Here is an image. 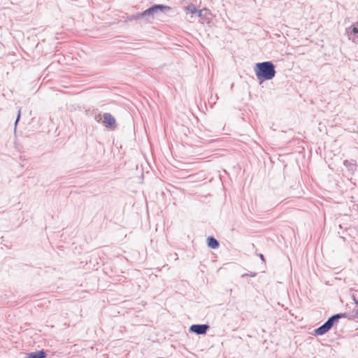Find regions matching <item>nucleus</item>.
<instances>
[{"mask_svg": "<svg viewBox=\"0 0 358 358\" xmlns=\"http://www.w3.org/2000/svg\"><path fill=\"white\" fill-rule=\"evenodd\" d=\"M343 165L350 172H353L356 169V164H355V163H354L353 161L350 162L348 160H344Z\"/></svg>", "mask_w": 358, "mask_h": 358, "instance_id": "obj_10", "label": "nucleus"}, {"mask_svg": "<svg viewBox=\"0 0 358 358\" xmlns=\"http://www.w3.org/2000/svg\"><path fill=\"white\" fill-rule=\"evenodd\" d=\"M102 124L108 129L113 130L116 127L115 118L109 113H104Z\"/></svg>", "mask_w": 358, "mask_h": 358, "instance_id": "obj_4", "label": "nucleus"}, {"mask_svg": "<svg viewBox=\"0 0 358 358\" xmlns=\"http://www.w3.org/2000/svg\"><path fill=\"white\" fill-rule=\"evenodd\" d=\"M348 317H350V313H337L329 317L327 322L329 323V326L331 329L338 324L340 319L346 318Z\"/></svg>", "mask_w": 358, "mask_h": 358, "instance_id": "obj_5", "label": "nucleus"}, {"mask_svg": "<svg viewBox=\"0 0 358 358\" xmlns=\"http://www.w3.org/2000/svg\"><path fill=\"white\" fill-rule=\"evenodd\" d=\"M257 255L258 257H259V258L261 259V260L262 261L263 263H264V264L266 263V259H265L264 256L262 254H261V253L260 254H257Z\"/></svg>", "mask_w": 358, "mask_h": 358, "instance_id": "obj_18", "label": "nucleus"}, {"mask_svg": "<svg viewBox=\"0 0 358 358\" xmlns=\"http://www.w3.org/2000/svg\"><path fill=\"white\" fill-rule=\"evenodd\" d=\"M20 117H21V108H20L18 110V113H17V118H16V120L15 122V127H17V124L18 123V122L20 121Z\"/></svg>", "mask_w": 358, "mask_h": 358, "instance_id": "obj_17", "label": "nucleus"}, {"mask_svg": "<svg viewBox=\"0 0 358 358\" xmlns=\"http://www.w3.org/2000/svg\"><path fill=\"white\" fill-rule=\"evenodd\" d=\"M254 71L260 85L266 80L273 79L276 74L275 66L272 61L256 63Z\"/></svg>", "mask_w": 358, "mask_h": 358, "instance_id": "obj_1", "label": "nucleus"}, {"mask_svg": "<svg viewBox=\"0 0 358 358\" xmlns=\"http://www.w3.org/2000/svg\"><path fill=\"white\" fill-rule=\"evenodd\" d=\"M347 318H349V319L358 318V306H357L353 310L352 313H350V317H348Z\"/></svg>", "mask_w": 358, "mask_h": 358, "instance_id": "obj_12", "label": "nucleus"}, {"mask_svg": "<svg viewBox=\"0 0 358 358\" xmlns=\"http://www.w3.org/2000/svg\"><path fill=\"white\" fill-rule=\"evenodd\" d=\"M143 15H146V17L149 19L150 17H155V13L153 11L152 6L143 11Z\"/></svg>", "mask_w": 358, "mask_h": 358, "instance_id": "obj_11", "label": "nucleus"}, {"mask_svg": "<svg viewBox=\"0 0 358 358\" xmlns=\"http://www.w3.org/2000/svg\"><path fill=\"white\" fill-rule=\"evenodd\" d=\"M127 20L133 21V20H139L138 13L136 14L131 15L127 17Z\"/></svg>", "mask_w": 358, "mask_h": 358, "instance_id": "obj_14", "label": "nucleus"}, {"mask_svg": "<svg viewBox=\"0 0 358 358\" xmlns=\"http://www.w3.org/2000/svg\"><path fill=\"white\" fill-rule=\"evenodd\" d=\"M94 120L97 122H99L101 121V115L100 114L96 115L95 117H94Z\"/></svg>", "mask_w": 358, "mask_h": 358, "instance_id": "obj_19", "label": "nucleus"}, {"mask_svg": "<svg viewBox=\"0 0 358 358\" xmlns=\"http://www.w3.org/2000/svg\"><path fill=\"white\" fill-rule=\"evenodd\" d=\"M331 328L329 326V323L326 321L323 324L317 327L314 330L315 336H322L327 333Z\"/></svg>", "mask_w": 358, "mask_h": 358, "instance_id": "obj_7", "label": "nucleus"}, {"mask_svg": "<svg viewBox=\"0 0 358 358\" xmlns=\"http://www.w3.org/2000/svg\"><path fill=\"white\" fill-rule=\"evenodd\" d=\"M209 329L210 325L208 324H194L189 327V332L196 335H205Z\"/></svg>", "mask_w": 358, "mask_h": 358, "instance_id": "obj_2", "label": "nucleus"}, {"mask_svg": "<svg viewBox=\"0 0 358 358\" xmlns=\"http://www.w3.org/2000/svg\"><path fill=\"white\" fill-rule=\"evenodd\" d=\"M155 15L158 13H166L172 10V8L164 4H153L152 6Z\"/></svg>", "mask_w": 358, "mask_h": 358, "instance_id": "obj_6", "label": "nucleus"}, {"mask_svg": "<svg viewBox=\"0 0 358 358\" xmlns=\"http://www.w3.org/2000/svg\"><path fill=\"white\" fill-rule=\"evenodd\" d=\"M207 245L211 249H217L220 246L219 241L213 236H208L206 239Z\"/></svg>", "mask_w": 358, "mask_h": 358, "instance_id": "obj_8", "label": "nucleus"}, {"mask_svg": "<svg viewBox=\"0 0 358 358\" xmlns=\"http://www.w3.org/2000/svg\"><path fill=\"white\" fill-rule=\"evenodd\" d=\"M187 10L188 12H189L190 13H192V14L197 13V11H198V9L192 4L189 5L187 7Z\"/></svg>", "mask_w": 358, "mask_h": 358, "instance_id": "obj_13", "label": "nucleus"}, {"mask_svg": "<svg viewBox=\"0 0 358 358\" xmlns=\"http://www.w3.org/2000/svg\"><path fill=\"white\" fill-rule=\"evenodd\" d=\"M139 20H142L145 22L149 21V19L146 17V15H143V12L138 13Z\"/></svg>", "mask_w": 358, "mask_h": 358, "instance_id": "obj_16", "label": "nucleus"}, {"mask_svg": "<svg viewBox=\"0 0 358 358\" xmlns=\"http://www.w3.org/2000/svg\"><path fill=\"white\" fill-rule=\"evenodd\" d=\"M46 352L43 350H38L29 353L25 358H45Z\"/></svg>", "mask_w": 358, "mask_h": 358, "instance_id": "obj_9", "label": "nucleus"}, {"mask_svg": "<svg viewBox=\"0 0 358 358\" xmlns=\"http://www.w3.org/2000/svg\"><path fill=\"white\" fill-rule=\"evenodd\" d=\"M197 13L199 16H201L202 11L201 10H198Z\"/></svg>", "mask_w": 358, "mask_h": 358, "instance_id": "obj_20", "label": "nucleus"}, {"mask_svg": "<svg viewBox=\"0 0 358 358\" xmlns=\"http://www.w3.org/2000/svg\"><path fill=\"white\" fill-rule=\"evenodd\" d=\"M257 275V273L255 272H249V273H243L241 275V278H245V277H247V276H250V277H255L256 275Z\"/></svg>", "mask_w": 358, "mask_h": 358, "instance_id": "obj_15", "label": "nucleus"}, {"mask_svg": "<svg viewBox=\"0 0 358 358\" xmlns=\"http://www.w3.org/2000/svg\"><path fill=\"white\" fill-rule=\"evenodd\" d=\"M345 33L349 38L358 44V22L345 29Z\"/></svg>", "mask_w": 358, "mask_h": 358, "instance_id": "obj_3", "label": "nucleus"}, {"mask_svg": "<svg viewBox=\"0 0 358 358\" xmlns=\"http://www.w3.org/2000/svg\"><path fill=\"white\" fill-rule=\"evenodd\" d=\"M355 303L357 305V304H358V301H355Z\"/></svg>", "mask_w": 358, "mask_h": 358, "instance_id": "obj_21", "label": "nucleus"}]
</instances>
